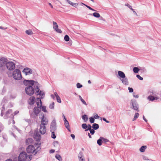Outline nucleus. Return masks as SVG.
Here are the masks:
<instances>
[{"label": "nucleus", "mask_w": 161, "mask_h": 161, "mask_svg": "<svg viewBox=\"0 0 161 161\" xmlns=\"http://www.w3.org/2000/svg\"><path fill=\"white\" fill-rule=\"evenodd\" d=\"M36 103L37 107L36 106L34 108L33 111H29L30 116L33 118H35L38 116L41 111L40 109H39V102L36 101Z\"/></svg>", "instance_id": "nucleus-1"}, {"label": "nucleus", "mask_w": 161, "mask_h": 161, "mask_svg": "<svg viewBox=\"0 0 161 161\" xmlns=\"http://www.w3.org/2000/svg\"><path fill=\"white\" fill-rule=\"evenodd\" d=\"M41 149L40 147L39 146L36 149L33 145H30L27 147L26 151L28 153H31L35 155Z\"/></svg>", "instance_id": "nucleus-2"}, {"label": "nucleus", "mask_w": 161, "mask_h": 161, "mask_svg": "<svg viewBox=\"0 0 161 161\" xmlns=\"http://www.w3.org/2000/svg\"><path fill=\"white\" fill-rule=\"evenodd\" d=\"M118 75L119 76V79L124 85H129V82L127 78L126 77L125 74L123 72L119 71H118Z\"/></svg>", "instance_id": "nucleus-3"}, {"label": "nucleus", "mask_w": 161, "mask_h": 161, "mask_svg": "<svg viewBox=\"0 0 161 161\" xmlns=\"http://www.w3.org/2000/svg\"><path fill=\"white\" fill-rule=\"evenodd\" d=\"M12 76L15 80H19L22 78L21 72L19 69H16L13 71Z\"/></svg>", "instance_id": "nucleus-4"}, {"label": "nucleus", "mask_w": 161, "mask_h": 161, "mask_svg": "<svg viewBox=\"0 0 161 161\" xmlns=\"http://www.w3.org/2000/svg\"><path fill=\"white\" fill-rule=\"evenodd\" d=\"M25 91L27 95L31 96L34 93V88L32 86L28 85L25 88Z\"/></svg>", "instance_id": "nucleus-5"}, {"label": "nucleus", "mask_w": 161, "mask_h": 161, "mask_svg": "<svg viewBox=\"0 0 161 161\" xmlns=\"http://www.w3.org/2000/svg\"><path fill=\"white\" fill-rule=\"evenodd\" d=\"M6 66L7 69L9 70H13L15 68V64L13 62L8 61L6 64Z\"/></svg>", "instance_id": "nucleus-6"}, {"label": "nucleus", "mask_w": 161, "mask_h": 161, "mask_svg": "<svg viewBox=\"0 0 161 161\" xmlns=\"http://www.w3.org/2000/svg\"><path fill=\"white\" fill-rule=\"evenodd\" d=\"M27 157V153L25 152H22L19 154L18 159L19 161H25Z\"/></svg>", "instance_id": "nucleus-7"}, {"label": "nucleus", "mask_w": 161, "mask_h": 161, "mask_svg": "<svg viewBox=\"0 0 161 161\" xmlns=\"http://www.w3.org/2000/svg\"><path fill=\"white\" fill-rule=\"evenodd\" d=\"M130 105L132 106V107L131 108H133L137 112H139L140 111L138 109V104L135 100L133 99L131 100Z\"/></svg>", "instance_id": "nucleus-8"}, {"label": "nucleus", "mask_w": 161, "mask_h": 161, "mask_svg": "<svg viewBox=\"0 0 161 161\" xmlns=\"http://www.w3.org/2000/svg\"><path fill=\"white\" fill-rule=\"evenodd\" d=\"M42 115V117H41V123L40 125H47L48 123V120L45 117L44 114L42 113L41 114Z\"/></svg>", "instance_id": "nucleus-9"}, {"label": "nucleus", "mask_w": 161, "mask_h": 161, "mask_svg": "<svg viewBox=\"0 0 161 161\" xmlns=\"http://www.w3.org/2000/svg\"><path fill=\"white\" fill-rule=\"evenodd\" d=\"M12 112V110L11 109H8L6 112L5 115L3 117V118L5 119H7L8 118H11L12 119H14V115L13 114H11L10 116H9V114Z\"/></svg>", "instance_id": "nucleus-10"}, {"label": "nucleus", "mask_w": 161, "mask_h": 161, "mask_svg": "<svg viewBox=\"0 0 161 161\" xmlns=\"http://www.w3.org/2000/svg\"><path fill=\"white\" fill-rule=\"evenodd\" d=\"M8 60L7 58L2 57L0 59V67L2 68L6 66V64Z\"/></svg>", "instance_id": "nucleus-11"}, {"label": "nucleus", "mask_w": 161, "mask_h": 161, "mask_svg": "<svg viewBox=\"0 0 161 161\" xmlns=\"http://www.w3.org/2000/svg\"><path fill=\"white\" fill-rule=\"evenodd\" d=\"M37 101L40 103L39 108L40 109H42V110L44 112H47V111L46 109V107L45 106H42V103L41 98L39 97L37 98Z\"/></svg>", "instance_id": "nucleus-12"}, {"label": "nucleus", "mask_w": 161, "mask_h": 161, "mask_svg": "<svg viewBox=\"0 0 161 161\" xmlns=\"http://www.w3.org/2000/svg\"><path fill=\"white\" fill-rule=\"evenodd\" d=\"M56 120L54 119L52 121L50 126V131H56L57 130Z\"/></svg>", "instance_id": "nucleus-13"}, {"label": "nucleus", "mask_w": 161, "mask_h": 161, "mask_svg": "<svg viewBox=\"0 0 161 161\" xmlns=\"http://www.w3.org/2000/svg\"><path fill=\"white\" fill-rule=\"evenodd\" d=\"M53 26L54 30L57 33H62V31L58 29V26L57 23L54 21L53 22Z\"/></svg>", "instance_id": "nucleus-14"}, {"label": "nucleus", "mask_w": 161, "mask_h": 161, "mask_svg": "<svg viewBox=\"0 0 161 161\" xmlns=\"http://www.w3.org/2000/svg\"><path fill=\"white\" fill-rule=\"evenodd\" d=\"M22 72L23 73H25L26 75L31 74L33 73L32 70L31 69L28 67L24 68Z\"/></svg>", "instance_id": "nucleus-15"}, {"label": "nucleus", "mask_w": 161, "mask_h": 161, "mask_svg": "<svg viewBox=\"0 0 161 161\" xmlns=\"http://www.w3.org/2000/svg\"><path fill=\"white\" fill-rule=\"evenodd\" d=\"M46 131L45 125L42 126L40 125V132L42 134H44Z\"/></svg>", "instance_id": "nucleus-16"}, {"label": "nucleus", "mask_w": 161, "mask_h": 161, "mask_svg": "<svg viewBox=\"0 0 161 161\" xmlns=\"http://www.w3.org/2000/svg\"><path fill=\"white\" fill-rule=\"evenodd\" d=\"M34 138L36 141L38 142L41 139V136L38 133H36L34 136Z\"/></svg>", "instance_id": "nucleus-17"}, {"label": "nucleus", "mask_w": 161, "mask_h": 161, "mask_svg": "<svg viewBox=\"0 0 161 161\" xmlns=\"http://www.w3.org/2000/svg\"><path fill=\"white\" fill-rule=\"evenodd\" d=\"M30 102H29V104L31 105L34 104L35 102V97L34 96H31L29 98Z\"/></svg>", "instance_id": "nucleus-18"}, {"label": "nucleus", "mask_w": 161, "mask_h": 161, "mask_svg": "<svg viewBox=\"0 0 161 161\" xmlns=\"http://www.w3.org/2000/svg\"><path fill=\"white\" fill-rule=\"evenodd\" d=\"M36 91L35 92V94L38 95L41 94V93H42V91L40 89L38 86V85H37L35 87L34 90Z\"/></svg>", "instance_id": "nucleus-19"}, {"label": "nucleus", "mask_w": 161, "mask_h": 161, "mask_svg": "<svg viewBox=\"0 0 161 161\" xmlns=\"http://www.w3.org/2000/svg\"><path fill=\"white\" fill-rule=\"evenodd\" d=\"M158 99V98L157 97H154L152 95L149 96L148 97V99L151 101H153L155 100H157Z\"/></svg>", "instance_id": "nucleus-20"}, {"label": "nucleus", "mask_w": 161, "mask_h": 161, "mask_svg": "<svg viewBox=\"0 0 161 161\" xmlns=\"http://www.w3.org/2000/svg\"><path fill=\"white\" fill-rule=\"evenodd\" d=\"M103 142V137H100L97 141V144L100 146L102 145Z\"/></svg>", "instance_id": "nucleus-21"}, {"label": "nucleus", "mask_w": 161, "mask_h": 161, "mask_svg": "<svg viewBox=\"0 0 161 161\" xmlns=\"http://www.w3.org/2000/svg\"><path fill=\"white\" fill-rule=\"evenodd\" d=\"M89 15H93V16H94L96 18H99L100 17V14H99V13L97 12H95L93 13L92 14H89Z\"/></svg>", "instance_id": "nucleus-22"}, {"label": "nucleus", "mask_w": 161, "mask_h": 161, "mask_svg": "<svg viewBox=\"0 0 161 161\" xmlns=\"http://www.w3.org/2000/svg\"><path fill=\"white\" fill-rule=\"evenodd\" d=\"M64 125L66 128L69 131H71L70 127L69 125V123L68 122L64 123Z\"/></svg>", "instance_id": "nucleus-23"}, {"label": "nucleus", "mask_w": 161, "mask_h": 161, "mask_svg": "<svg viewBox=\"0 0 161 161\" xmlns=\"http://www.w3.org/2000/svg\"><path fill=\"white\" fill-rule=\"evenodd\" d=\"M92 127L94 130H97L99 128V126L98 124L97 123H93L92 124Z\"/></svg>", "instance_id": "nucleus-24"}, {"label": "nucleus", "mask_w": 161, "mask_h": 161, "mask_svg": "<svg viewBox=\"0 0 161 161\" xmlns=\"http://www.w3.org/2000/svg\"><path fill=\"white\" fill-rule=\"evenodd\" d=\"M66 0V1H67L68 3L69 4H70L72 6H73L75 7L76 6H77L78 5V3H72V2L71 1H70L69 0Z\"/></svg>", "instance_id": "nucleus-25"}, {"label": "nucleus", "mask_w": 161, "mask_h": 161, "mask_svg": "<svg viewBox=\"0 0 161 161\" xmlns=\"http://www.w3.org/2000/svg\"><path fill=\"white\" fill-rule=\"evenodd\" d=\"M27 81L28 82V85H30L32 86H34L35 83V81L33 80H28V81Z\"/></svg>", "instance_id": "nucleus-26"}, {"label": "nucleus", "mask_w": 161, "mask_h": 161, "mask_svg": "<svg viewBox=\"0 0 161 161\" xmlns=\"http://www.w3.org/2000/svg\"><path fill=\"white\" fill-rule=\"evenodd\" d=\"M147 148L146 146H142L140 148L139 150L141 152H144Z\"/></svg>", "instance_id": "nucleus-27"}, {"label": "nucleus", "mask_w": 161, "mask_h": 161, "mask_svg": "<svg viewBox=\"0 0 161 161\" xmlns=\"http://www.w3.org/2000/svg\"><path fill=\"white\" fill-rule=\"evenodd\" d=\"M82 118L84 121L85 122H86L88 119V117L86 114L83 115L82 116Z\"/></svg>", "instance_id": "nucleus-28"}, {"label": "nucleus", "mask_w": 161, "mask_h": 161, "mask_svg": "<svg viewBox=\"0 0 161 161\" xmlns=\"http://www.w3.org/2000/svg\"><path fill=\"white\" fill-rule=\"evenodd\" d=\"M140 70V69L137 67H135L133 68V71L135 73H137Z\"/></svg>", "instance_id": "nucleus-29"}, {"label": "nucleus", "mask_w": 161, "mask_h": 161, "mask_svg": "<svg viewBox=\"0 0 161 161\" xmlns=\"http://www.w3.org/2000/svg\"><path fill=\"white\" fill-rule=\"evenodd\" d=\"M32 141V139L31 138H28L26 139L25 142L27 145L29 144Z\"/></svg>", "instance_id": "nucleus-30"}, {"label": "nucleus", "mask_w": 161, "mask_h": 161, "mask_svg": "<svg viewBox=\"0 0 161 161\" xmlns=\"http://www.w3.org/2000/svg\"><path fill=\"white\" fill-rule=\"evenodd\" d=\"M79 97L80 99V100H81L83 104H84L87 105V104H86V102L82 98L81 96L80 95H79Z\"/></svg>", "instance_id": "nucleus-31"}, {"label": "nucleus", "mask_w": 161, "mask_h": 161, "mask_svg": "<svg viewBox=\"0 0 161 161\" xmlns=\"http://www.w3.org/2000/svg\"><path fill=\"white\" fill-rule=\"evenodd\" d=\"M25 33L26 34H27L28 35H31L33 34V32L30 29L27 30L25 31Z\"/></svg>", "instance_id": "nucleus-32"}, {"label": "nucleus", "mask_w": 161, "mask_h": 161, "mask_svg": "<svg viewBox=\"0 0 161 161\" xmlns=\"http://www.w3.org/2000/svg\"><path fill=\"white\" fill-rule=\"evenodd\" d=\"M55 131H51V137L53 139L56 138V135L55 134Z\"/></svg>", "instance_id": "nucleus-33"}, {"label": "nucleus", "mask_w": 161, "mask_h": 161, "mask_svg": "<svg viewBox=\"0 0 161 161\" xmlns=\"http://www.w3.org/2000/svg\"><path fill=\"white\" fill-rule=\"evenodd\" d=\"M83 156V153L82 152H80L78 155V157L80 159V161L81 159L82 158V157Z\"/></svg>", "instance_id": "nucleus-34"}, {"label": "nucleus", "mask_w": 161, "mask_h": 161, "mask_svg": "<svg viewBox=\"0 0 161 161\" xmlns=\"http://www.w3.org/2000/svg\"><path fill=\"white\" fill-rule=\"evenodd\" d=\"M8 101V100L7 98L5 97H4L3 98L2 102L1 103V105H2V104H3V103H4V104L6 103Z\"/></svg>", "instance_id": "nucleus-35"}, {"label": "nucleus", "mask_w": 161, "mask_h": 161, "mask_svg": "<svg viewBox=\"0 0 161 161\" xmlns=\"http://www.w3.org/2000/svg\"><path fill=\"white\" fill-rule=\"evenodd\" d=\"M89 121L91 123H93L95 121V119L93 117H91L89 118Z\"/></svg>", "instance_id": "nucleus-36"}, {"label": "nucleus", "mask_w": 161, "mask_h": 161, "mask_svg": "<svg viewBox=\"0 0 161 161\" xmlns=\"http://www.w3.org/2000/svg\"><path fill=\"white\" fill-rule=\"evenodd\" d=\"M64 40L66 42L69 41V36L68 35H66L64 37Z\"/></svg>", "instance_id": "nucleus-37"}, {"label": "nucleus", "mask_w": 161, "mask_h": 161, "mask_svg": "<svg viewBox=\"0 0 161 161\" xmlns=\"http://www.w3.org/2000/svg\"><path fill=\"white\" fill-rule=\"evenodd\" d=\"M87 128L85 130V131H86L88 130H90L92 129V127L90 124H88V125H87Z\"/></svg>", "instance_id": "nucleus-38"}, {"label": "nucleus", "mask_w": 161, "mask_h": 161, "mask_svg": "<svg viewBox=\"0 0 161 161\" xmlns=\"http://www.w3.org/2000/svg\"><path fill=\"white\" fill-rule=\"evenodd\" d=\"M82 127L84 129H86L87 126L86 124H83L81 125Z\"/></svg>", "instance_id": "nucleus-39"}, {"label": "nucleus", "mask_w": 161, "mask_h": 161, "mask_svg": "<svg viewBox=\"0 0 161 161\" xmlns=\"http://www.w3.org/2000/svg\"><path fill=\"white\" fill-rule=\"evenodd\" d=\"M32 157V155H29L28 156V157L27 158V161H30L31 160V158Z\"/></svg>", "instance_id": "nucleus-40"}, {"label": "nucleus", "mask_w": 161, "mask_h": 161, "mask_svg": "<svg viewBox=\"0 0 161 161\" xmlns=\"http://www.w3.org/2000/svg\"><path fill=\"white\" fill-rule=\"evenodd\" d=\"M49 108L50 109H53L54 108V103H52L50 104L49 106Z\"/></svg>", "instance_id": "nucleus-41"}, {"label": "nucleus", "mask_w": 161, "mask_h": 161, "mask_svg": "<svg viewBox=\"0 0 161 161\" xmlns=\"http://www.w3.org/2000/svg\"><path fill=\"white\" fill-rule=\"evenodd\" d=\"M125 6H127L131 10L133 11V9L132 8V6L131 5H130L128 3H125Z\"/></svg>", "instance_id": "nucleus-42"}, {"label": "nucleus", "mask_w": 161, "mask_h": 161, "mask_svg": "<svg viewBox=\"0 0 161 161\" xmlns=\"http://www.w3.org/2000/svg\"><path fill=\"white\" fill-rule=\"evenodd\" d=\"M28 80H25L23 82L25 86H28V82H27Z\"/></svg>", "instance_id": "nucleus-43"}, {"label": "nucleus", "mask_w": 161, "mask_h": 161, "mask_svg": "<svg viewBox=\"0 0 161 161\" xmlns=\"http://www.w3.org/2000/svg\"><path fill=\"white\" fill-rule=\"evenodd\" d=\"M95 130H94L92 128L89 130L90 131V133L92 134V135H93L94 134L95 132Z\"/></svg>", "instance_id": "nucleus-44"}, {"label": "nucleus", "mask_w": 161, "mask_h": 161, "mask_svg": "<svg viewBox=\"0 0 161 161\" xmlns=\"http://www.w3.org/2000/svg\"><path fill=\"white\" fill-rule=\"evenodd\" d=\"M56 99L57 102L59 103H61V98L59 96H58V97H56Z\"/></svg>", "instance_id": "nucleus-45"}, {"label": "nucleus", "mask_w": 161, "mask_h": 161, "mask_svg": "<svg viewBox=\"0 0 161 161\" xmlns=\"http://www.w3.org/2000/svg\"><path fill=\"white\" fill-rule=\"evenodd\" d=\"M103 142L104 143H106L107 142H109V141L107 139H106V138H104L103 137Z\"/></svg>", "instance_id": "nucleus-46"}, {"label": "nucleus", "mask_w": 161, "mask_h": 161, "mask_svg": "<svg viewBox=\"0 0 161 161\" xmlns=\"http://www.w3.org/2000/svg\"><path fill=\"white\" fill-rule=\"evenodd\" d=\"M76 86L78 88H80L82 87V85L80 83H78L76 84Z\"/></svg>", "instance_id": "nucleus-47"}, {"label": "nucleus", "mask_w": 161, "mask_h": 161, "mask_svg": "<svg viewBox=\"0 0 161 161\" xmlns=\"http://www.w3.org/2000/svg\"><path fill=\"white\" fill-rule=\"evenodd\" d=\"M59 144V142L58 141H55L53 143V145L54 147L57 146Z\"/></svg>", "instance_id": "nucleus-48"}, {"label": "nucleus", "mask_w": 161, "mask_h": 161, "mask_svg": "<svg viewBox=\"0 0 161 161\" xmlns=\"http://www.w3.org/2000/svg\"><path fill=\"white\" fill-rule=\"evenodd\" d=\"M4 126L2 124L0 123V132H1L2 131L3 129Z\"/></svg>", "instance_id": "nucleus-49"}, {"label": "nucleus", "mask_w": 161, "mask_h": 161, "mask_svg": "<svg viewBox=\"0 0 161 161\" xmlns=\"http://www.w3.org/2000/svg\"><path fill=\"white\" fill-rule=\"evenodd\" d=\"M55 158H56V159H57L58 160H59L60 159V158H61V156H60V155H58V154H57L56 156H55Z\"/></svg>", "instance_id": "nucleus-50"}, {"label": "nucleus", "mask_w": 161, "mask_h": 161, "mask_svg": "<svg viewBox=\"0 0 161 161\" xmlns=\"http://www.w3.org/2000/svg\"><path fill=\"white\" fill-rule=\"evenodd\" d=\"M136 77L140 80H143V78L141 77L139 75H136Z\"/></svg>", "instance_id": "nucleus-51"}, {"label": "nucleus", "mask_w": 161, "mask_h": 161, "mask_svg": "<svg viewBox=\"0 0 161 161\" xmlns=\"http://www.w3.org/2000/svg\"><path fill=\"white\" fill-rule=\"evenodd\" d=\"M128 89V90L129 91V92L132 93L133 92V91H134L133 89L132 88L130 87H129Z\"/></svg>", "instance_id": "nucleus-52"}, {"label": "nucleus", "mask_w": 161, "mask_h": 161, "mask_svg": "<svg viewBox=\"0 0 161 161\" xmlns=\"http://www.w3.org/2000/svg\"><path fill=\"white\" fill-rule=\"evenodd\" d=\"M140 69L143 72H146V69L145 68H141Z\"/></svg>", "instance_id": "nucleus-53"}, {"label": "nucleus", "mask_w": 161, "mask_h": 161, "mask_svg": "<svg viewBox=\"0 0 161 161\" xmlns=\"http://www.w3.org/2000/svg\"><path fill=\"white\" fill-rule=\"evenodd\" d=\"M40 96H41V98L42 99L43 98V96L45 95V93L44 92H42V93H41V94L39 95Z\"/></svg>", "instance_id": "nucleus-54"}, {"label": "nucleus", "mask_w": 161, "mask_h": 161, "mask_svg": "<svg viewBox=\"0 0 161 161\" xmlns=\"http://www.w3.org/2000/svg\"><path fill=\"white\" fill-rule=\"evenodd\" d=\"M2 105L3 106L1 108V111H2L3 112L5 110V104H2Z\"/></svg>", "instance_id": "nucleus-55"}, {"label": "nucleus", "mask_w": 161, "mask_h": 161, "mask_svg": "<svg viewBox=\"0 0 161 161\" xmlns=\"http://www.w3.org/2000/svg\"><path fill=\"white\" fill-rule=\"evenodd\" d=\"M139 114L138 113H136L135 114V116L134 117L137 119L138 117H139Z\"/></svg>", "instance_id": "nucleus-56"}, {"label": "nucleus", "mask_w": 161, "mask_h": 161, "mask_svg": "<svg viewBox=\"0 0 161 161\" xmlns=\"http://www.w3.org/2000/svg\"><path fill=\"white\" fill-rule=\"evenodd\" d=\"M99 117L97 114H96V115L93 117L94 119H98Z\"/></svg>", "instance_id": "nucleus-57"}, {"label": "nucleus", "mask_w": 161, "mask_h": 161, "mask_svg": "<svg viewBox=\"0 0 161 161\" xmlns=\"http://www.w3.org/2000/svg\"><path fill=\"white\" fill-rule=\"evenodd\" d=\"M143 159L144 160H150L147 158V157L145 156H143Z\"/></svg>", "instance_id": "nucleus-58"}, {"label": "nucleus", "mask_w": 161, "mask_h": 161, "mask_svg": "<svg viewBox=\"0 0 161 161\" xmlns=\"http://www.w3.org/2000/svg\"><path fill=\"white\" fill-rule=\"evenodd\" d=\"M103 120L104 121H105L107 123H109V121L108 120H107L105 118H103Z\"/></svg>", "instance_id": "nucleus-59"}, {"label": "nucleus", "mask_w": 161, "mask_h": 161, "mask_svg": "<svg viewBox=\"0 0 161 161\" xmlns=\"http://www.w3.org/2000/svg\"><path fill=\"white\" fill-rule=\"evenodd\" d=\"M55 152V150L54 149H52L50 150L49 151V153H53Z\"/></svg>", "instance_id": "nucleus-60"}, {"label": "nucleus", "mask_w": 161, "mask_h": 161, "mask_svg": "<svg viewBox=\"0 0 161 161\" xmlns=\"http://www.w3.org/2000/svg\"><path fill=\"white\" fill-rule=\"evenodd\" d=\"M70 136L72 137V139L74 140L75 138V135L73 134H71L70 135Z\"/></svg>", "instance_id": "nucleus-61"}, {"label": "nucleus", "mask_w": 161, "mask_h": 161, "mask_svg": "<svg viewBox=\"0 0 161 161\" xmlns=\"http://www.w3.org/2000/svg\"><path fill=\"white\" fill-rule=\"evenodd\" d=\"M143 119L146 122H147V120L145 118V117L144 115L143 116Z\"/></svg>", "instance_id": "nucleus-62"}, {"label": "nucleus", "mask_w": 161, "mask_h": 161, "mask_svg": "<svg viewBox=\"0 0 161 161\" xmlns=\"http://www.w3.org/2000/svg\"><path fill=\"white\" fill-rule=\"evenodd\" d=\"M19 112V111H17V110H16V111H15L14 112V115H15L16 114H18Z\"/></svg>", "instance_id": "nucleus-63"}, {"label": "nucleus", "mask_w": 161, "mask_h": 161, "mask_svg": "<svg viewBox=\"0 0 161 161\" xmlns=\"http://www.w3.org/2000/svg\"><path fill=\"white\" fill-rule=\"evenodd\" d=\"M25 121L26 122H28V123H29V122H31V120L30 119H25Z\"/></svg>", "instance_id": "nucleus-64"}]
</instances>
